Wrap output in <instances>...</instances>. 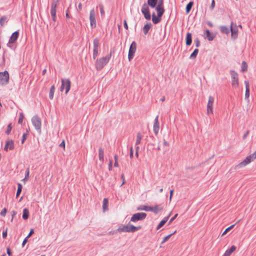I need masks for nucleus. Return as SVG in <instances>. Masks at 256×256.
Returning a JSON list of instances; mask_svg holds the SVG:
<instances>
[{
	"label": "nucleus",
	"mask_w": 256,
	"mask_h": 256,
	"mask_svg": "<svg viewBox=\"0 0 256 256\" xmlns=\"http://www.w3.org/2000/svg\"><path fill=\"white\" fill-rule=\"evenodd\" d=\"M148 6L152 8H156V10L158 12V16H156L154 12L152 14V21L154 24H158L161 21V17L164 12V8L163 0H148Z\"/></svg>",
	"instance_id": "f257e3e1"
},
{
	"label": "nucleus",
	"mask_w": 256,
	"mask_h": 256,
	"mask_svg": "<svg viewBox=\"0 0 256 256\" xmlns=\"http://www.w3.org/2000/svg\"><path fill=\"white\" fill-rule=\"evenodd\" d=\"M256 159V150L252 154L246 156L242 161L239 162L235 166V170H238L250 164L251 162H254Z\"/></svg>",
	"instance_id": "f03ea898"
},
{
	"label": "nucleus",
	"mask_w": 256,
	"mask_h": 256,
	"mask_svg": "<svg viewBox=\"0 0 256 256\" xmlns=\"http://www.w3.org/2000/svg\"><path fill=\"white\" fill-rule=\"evenodd\" d=\"M142 228V226H135L130 224L127 225H121L118 228V232H134Z\"/></svg>",
	"instance_id": "7ed1b4c3"
},
{
	"label": "nucleus",
	"mask_w": 256,
	"mask_h": 256,
	"mask_svg": "<svg viewBox=\"0 0 256 256\" xmlns=\"http://www.w3.org/2000/svg\"><path fill=\"white\" fill-rule=\"evenodd\" d=\"M110 54L98 59L96 62V68L98 70H102L109 62Z\"/></svg>",
	"instance_id": "20e7f679"
},
{
	"label": "nucleus",
	"mask_w": 256,
	"mask_h": 256,
	"mask_svg": "<svg viewBox=\"0 0 256 256\" xmlns=\"http://www.w3.org/2000/svg\"><path fill=\"white\" fill-rule=\"evenodd\" d=\"M32 122L36 130L39 134H40L42 132V122L40 118L38 116H34L32 118Z\"/></svg>",
	"instance_id": "39448f33"
},
{
	"label": "nucleus",
	"mask_w": 256,
	"mask_h": 256,
	"mask_svg": "<svg viewBox=\"0 0 256 256\" xmlns=\"http://www.w3.org/2000/svg\"><path fill=\"white\" fill-rule=\"evenodd\" d=\"M61 82L62 85L60 88V91L62 92L65 90V93L66 94H67L70 88V81L69 79H62Z\"/></svg>",
	"instance_id": "423d86ee"
},
{
	"label": "nucleus",
	"mask_w": 256,
	"mask_h": 256,
	"mask_svg": "<svg viewBox=\"0 0 256 256\" xmlns=\"http://www.w3.org/2000/svg\"><path fill=\"white\" fill-rule=\"evenodd\" d=\"M214 98L212 96H209L206 105V114L208 115H212L214 114Z\"/></svg>",
	"instance_id": "0eeeda50"
},
{
	"label": "nucleus",
	"mask_w": 256,
	"mask_h": 256,
	"mask_svg": "<svg viewBox=\"0 0 256 256\" xmlns=\"http://www.w3.org/2000/svg\"><path fill=\"white\" fill-rule=\"evenodd\" d=\"M230 76L232 78V86L234 88L238 87V76L236 72L234 70L230 71Z\"/></svg>",
	"instance_id": "6e6552de"
},
{
	"label": "nucleus",
	"mask_w": 256,
	"mask_h": 256,
	"mask_svg": "<svg viewBox=\"0 0 256 256\" xmlns=\"http://www.w3.org/2000/svg\"><path fill=\"white\" fill-rule=\"evenodd\" d=\"M9 80V74L7 71L0 72V84H6Z\"/></svg>",
	"instance_id": "1a4fd4ad"
},
{
	"label": "nucleus",
	"mask_w": 256,
	"mask_h": 256,
	"mask_svg": "<svg viewBox=\"0 0 256 256\" xmlns=\"http://www.w3.org/2000/svg\"><path fill=\"white\" fill-rule=\"evenodd\" d=\"M141 11L146 20H150V19L151 16L149 10L148 5L147 4L144 3L142 5Z\"/></svg>",
	"instance_id": "9d476101"
},
{
	"label": "nucleus",
	"mask_w": 256,
	"mask_h": 256,
	"mask_svg": "<svg viewBox=\"0 0 256 256\" xmlns=\"http://www.w3.org/2000/svg\"><path fill=\"white\" fill-rule=\"evenodd\" d=\"M146 216V214L144 212L136 213L132 216L130 221L132 222H136L140 220H144Z\"/></svg>",
	"instance_id": "9b49d317"
},
{
	"label": "nucleus",
	"mask_w": 256,
	"mask_h": 256,
	"mask_svg": "<svg viewBox=\"0 0 256 256\" xmlns=\"http://www.w3.org/2000/svg\"><path fill=\"white\" fill-rule=\"evenodd\" d=\"M136 50V44L135 42H133L130 46L128 51V58L129 61H130L131 60L134 58Z\"/></svg>",
	"instance_id": "f8f14e48"
},
{
	"label": "nucleus",
	"mask_w": 256,
	"mask_h": 256,
	"mask_svg": "<svg viewBox=\"0 0 256 256\" xmlns=\"http://www.w3.org/2000/svg\"><path fill=\"white\" fill-rule=\"evenodd\" d=\"M58 2V0H54L52 3L51 8H50V14L52 16V20L54 22L56 21V6Z\"/></svg>",
	"instance_id": "ddd939ff"
},
{
	"label": "nucleus",
	"mask_w": 256,
	"mask_h": 256,
	"mask_svg": "<svg viewBox=\"0 0 256 256\" xmlns=\"http://www.w3.org/2000/svg\"><path fill=\"white\" fill-rule=\"evenodd\" d=\"M94 44V50H93V54L92 56L94 59H96L98 54V48H99V40L98 38H96L93 41Z\"/></svg>",
	"instance_id": "4468645a"
},
{
	"label": "nucleus",
	"mask_w": 256,
	"mask_h": 256,
	"mask_svg": "<svg viewBox=\"0 0 256 256\" xmlns=\"http://www.w3.org/2000/svg\"><path fill=\"white\" fill-rule=\"evenodd\" d=\"M90 24L92 28L96 26V12L94 8L90 10Z\"/></svg>",
	"instance_id": "2eb2a0df"
},
{
	"label": "nucleus",
	"mask_w": 256,
	"mask_h": 256,
	"mask_svg": "<svg viewBox=\"0 0 256 256\" xmlns=\"http://www.w3.org/2000/svg\"><path fill=\"white\" fill-rule=\"evenodd\" d=\"M14 148V142L12 140H8L4 147V150L8 151V150H12Z\"/></svg>",
	"instance_id": "dca6fc26"
},
{
	"label": "nucleus",
	"mask_w": 256,
	"mask_h": 256,
	"mask_svg": "<svg viewBox=\"0 0 256 256\" xmlns=\"http://www.w3.org/2000/svg\"><path fill=\"white\" fill-rule=\"evenodd\" d=\"M19 33L18 32H14L10 37V38L8 40V46L9 47H10V44H11L14 43L16 40L18 39V37Z\"/></svg>",
	"instance_id": "f3484780"
},
{
	"label": "nucleus",
	"mask_w": 256,
	"mask_h": 256,
	"mask_svg": "<svg viewBox=\"0 0 256 256\" xmlns=\"http://www.w3.org/2000/svg\"><path fill=\"white\" fill-rule=\"evenodd\" d=\"M230 30L232 32V37L235 39L237 38L238 30L236 25H234L233 22H231Z\"/></svg>",
	"instance_id": "a211bd4d"
},
{
	"label": "nucleus",
	"mask_w": 256,
	"mask_h": 256,
	"mask_svg": "<svg viewBox=\"0 0 256 256\" xmlns=\"http://www.w3.org/2000/svg\"><path fill=\"white\" fill-rule=\"evenodd\" d=\"M236 246H232L229 249L227 250L222 256H230L231 254L236 250Z\"/></svg>",
	"instance_id": "6ab92c4d"
},
{
	"label": "nucleus",
	"mask_w": 256,
	"mask_h": 256,
	"mask_svg": "<svg viewBox=\"0 0 256 256\" xmlns=\"http://www.w3.org/2000/svg\"><path fill=\"white\" fill-rule=\"evenodd\" d=\"M153 128L154 132L156 134H157L159 130V122L158 120V116H156L154 120Z\"/></svg>",
	"instance_id": "aec40b11"
},
{
	"label": "nucleus",
	"mask_w": 256,
	"mask_h": 256,
	"mask_svg": "<svg viewBox=\"0 0 256 256\" xmlns=\"http://www.w3.org/2000/svg\"><path fill=\"white\" fill-rule=\"evenodd\" d=\"M8 18L6 16H2L0 18V24L2 26H4L8 22Z\"/></svg>",
	"instance_id": "412c9836"
},
{
	"label": "nucleus",
	"mask_w": 256,
	"mask_h": 256,
	"mask_svg": "<svg viewBox=\"0 0 256 256\" xmlns=\"http://www.w3.org/2000/svg\"><path fill=\"white\" fill-rule=\"evenodd\" d=\"M108 200L107 198H104L103 200L102 209L104 212L108 210Z\"/></svg>",
	"instance_id": "4be33fe9"
},
{
	"label": "nucleus",
	"mask_w": 256,
	"mask_h": 256,
	"mask_svg": "<svg viewBox=\"0 0 256 256\" xmlns=\"http://www.w3.org/2000/svg\"><path fill=\"white\" fill-rule=\"evenodd\" d=\"M98 158L100 160L103 162L104 160V152L102 148H100L98 150Z\"/></svg>",
	"instance_id": "5701e85b"
},
{
	"label": "nucleus",
	"mask_w": 256,
	"mask_h": 256,
	"mask_svg": "<svg viewBox=\"0 0 256 256\" xmlns=\"http://www.w3.org/2000/svg\"><path fill=\"white\" fill-rule=\"evenodd\" d=\"M152 27V24L150 23H147L146 24L144 25V26L143 28V31L145 34H146L148 30H150V28Z\"/></svg>",
	"instance_id": "b1692460"
},
{
	"label": "nucleus",
	"mask_w": 256,
	"mask_h": 256,
	"mask_svg": "<svg viewBox=\"0 0 256 256\" xmlns=\"http://www.w3.org/2000/svg\"><path fill=\"white\" fill-rule=\"evenodd\" d=\"M168 216L164 218V219L158 224L156 228V230H159L161 227H162L168 221Z\"/></svg>",
	"instance_id": "393cba45"
},
{
	"label": "nucleus",
	"mask_w": 256,
	"mask_h": 256,
	"mask_svg": "<svg viewBox=\"0 0 256 256\" xmlns=\"http://www.w3.org/2000/svg\"><path fill=\"white\" fill-rule=\"evenodd\" d=\"M186 43L188 46H190L192 44V34L190 32L186 34Z\"/></svg>",
	"instance_id": "a878e982"
},
{
	"label": "nucleus",
	"mask_w": 256,
	"mask_h": 256,
	"mask_svg": "<svg viewBox=\"0 0 256 256\" xmlns=\"http://www.w3.org/2000/svg\"><path fill=\"white\" fill-rule=\"evenodd\" d=\"M206 38L210 41L212 40L214 38V36L212 34L209 30H206Z\"/></svg>",
	"instance_id": "bb28decb"
},
{
	"label": "nucleus",
	"mask_w": 256,
	"mask_h": 256,
	"mask_svg": "<svg viewBox=\"0 0 256 256\" xmlns=\"http://www.w3.org/2000/svg\"><path fill=\"white\" fill-rule=\"evenodd\" d=\"M55 92V86L54 85L52 86L50 88V93H49V98L50 99L52 100L54 98V95Z\"/></svg>",
	"instance_id": "cd10ccee"
},
{
	"label": "nucleus",
	"mask_w": 256,
	"mask_h": 256,
	"mask_svg": "<svg viewBox=\"0 0 256 256\" xmlns=\"http://www.w3.org/2000/svg\"><path fill=\"white\" fill-rule=\"evenodd\" d=\"M29 216V211L27 208H24L23 210L22 218L24 220H27Z\"/></svg>",
	"instance_id": "c85d7f7f"
},
{
	"label": "nucleus",
	"mask_w": 256,
	"mask_h": 256,
	"mask_svg": "<svg viewBox=\"0 0 256 256\" xmlns=\"http://www.w3.org/2000/svg\"><path fill=\"white\" fill-rule=\"evenodd\" d=\"M162 210V208L160 207L158 205H155L153 206V212L155 214H157L158 212Z\"/></svg>",
	"instance_id": "c756f323"
},
{
	"label": "nucleus",
	"mask_w": 256,
	"mask_h": 256,
	"mask_svg": "<svg viewBox=\"0 0 256 256\" xmlns=\"http://www.w3.org/2000/svg\"><path fill=\"white\" fill-rule=\"evenodd\" d=\"M194 4V2H190L186 6V14H188Z\"/></svg>",
	"instance_id": "7c9ffc66"
},
{
	"label": "nucleus",
	"mask_w": 256,
	"mask_h": 256,
	"mask_svg": "<svg viewBox=\"0 0 256 256\" xmlns=\"http://www.w3.org/2000/svg\"><path fill=\"white\" fill-rule=\"evenodd\" d=\"M176 232V231H174L172 234H171L169 235H168V236H164L162 242V244H163L164 242H166V241H168L169 240V238H170V236L172 235H173Z\"/></svg>",
	"instance_id": "2f4dec72"
},
{
	"label": "nucleus",
	"mask_w": 256,
	"mask_h": 256,
	"mask_svg": "<svg viewBox=\"0 0 256 256\" xmlns=\"http://www.w3.org/2000/svg\"><path fill=\"white\" fill-rule=\"evenodd\" d=\"M220 31L222 32L228 34L229 33L230 30L226 26H222L220 27Z\"/></svg>",
	"instance_id": "473e14b6"
},
{
	"label": "nucleus",
	"mask_w": 256,
	"mask_h": 256,
	"mask_svg": "<svg viewBox=\"0 0 256 256\" xmlns=\"http://www.w3.org/2000/svg\"><path fill=\"white\" fill-rule=\"evenodd\" d=\"M248 70V65L246 62L243 61L242 64V71L243 72H245L247 71Z\"/></svg>",
	"instance_id": "72a5a7b5"
},
{
	"label": "nucleus",
	"mask_w": 256,
	"mask_h": 256,
	"mask_svg": "<svg viewBox=\"0 0 256 256\" xmlns=\"http://www.w3.org/2000/svg\"><path fill=\"white\" fill-rule=\"evenodd\" d=\"M142 138V136L140 134V133L138 132V133L136 135V145H138L140 144L141 140Z\"/></svg>",
	"instance_id": "f704fd0d"
},
{
	"label": "nucleus",
	"mask_w": 256,
	"mask_h": 256,
	"mask_svg": "<svg viewBox=\"0 0 256 256\" xmlns=\"http://www.w3.org/2000/svg\"><path fill=\"white\" fill-rule=\"evenodd\" d=\"M198 49H195L193 52L190 54V58L192 59H194L196 58V56L198 55Z\"/></svg>",
	"instance_id": "c9c22d12"
},
{
	"label": "nucleus",
	"mask_w": 256,
	"mask_h": 256,
	"mask_svg": "<svg viewBox=\"0 0 256 256\" xmlns=\"http://www.w3.org/2000/svg\"><path fill=\"white\" fill-rule=\"evenodd\" d=\"M18 187L17 192H16V197H18L21 193L22 190V185L20 184H18Z\"/></svg>",
	"instance_id": "e433bc0d"
},
{
	"label": "nucleus",
	"mask_w": 256,
	"mask_h": 256,
	"mask_svg": "<svg viewBox=\"0 0 256 256\" xmlns=\"http://www.w3.org/2000/svg\"><path fill=\"white\" fill-rule=\"evenodd\" d=\"M29 174H30V170L29 168H28L26 170L25 178L22 180V181L26 182V181L28 180L29 178Z\"/></svg>",
	"instance_id": "4c0bfd02"
},
{
	"label": "nucleus",
	"mask_w": 256,
	"mask_h": 256,
	"mask_svg": "<svg viewBox=\"0 0 256 256\" xmlns=\"http://www.w3.org/2000/svg\"><path fill=\"white\" fill-rule=\"evenodd\" d=\"M24 114L22 113H20L19 114V118L18 120V122L20 124H22L23 122V120L24 118Z\"/></svg>",
	"instance_id": "58836bf2"
},
{
	"label": "nucleus",
	"mask_w": 256,
	"mask_h": 256,
	"mask_svg": "<svg viewBox=\"0 0 256 256\" xmlns=\"http://www.w3.org/2000/svg\"><path fill=\"white\" fill-rule=\"evenodd\" d=\"M234 224H232L229 227H228V228H226L225 230L223 232L222 234V236L225 235L228 232H229L230 230H232L234 226Z\"/></svg>",
	"instance_id": "ea45409f"
},
{
	"label": "nucleus",
	"mask_w": 256,
	"mask_h": 256,
	"mask_svg": "<svg viewBox=\"0 0 256 256\" xmlns=\"http://www.w3.org/2000/svg\"><path fill=\"white\" fill-rule=\"evenodd\" d=\"M12 129V124H10L8 126L7 130L6 132V134H10L11 132Z\"/></svg>",
	"instance_id": "a19ab883"
},
{
	"label": "nucleus",
	"mask_w": 256,
	"mask_h": 256,
	"mask_svg": "<svg viewBox=\"0 0 256 256\" xmlns=\"http://www.w3.org/2000/svg\"><path fill=\"white\" fill-rule=\"evenodd\" d=\"M28 135V132H26L24 133L23 134V135H22V144L24 143V141L26 140L27 138Z\"/></svg>",
	"instance_id": "79ce46f5"
},
{
	"label": "nucleus",
	"mask_w": 256,
	"mask_h": 256,
	"mask_svg": "<svg viewBox=\"0 0 256 256\" xmlns=\"http://www.w3.org/2000/svg\"><path fill=\"white\" fill-rule=\"evenodd\" d=\"M148 206H142L138 208V210H145L146 211L148 210Z\"/></svg>",
	"instance_id": "37998d69"
},
{
	"label": "nucleus",
	"mask_w": 256,
	"mask_h": 256,
	"mask_svg": "<svg viewBox=\"0 0 256 256\" xmlns=\"http://www.w3.org/2000/svg\"><path fill=\"white\" fill-rule=\"evenodd\" d=\"M114 166L116 167H118V156L116 155H115L114 156Z\"/></svg>",
	"instance_id": "c03bdc74"
},
{
	"label": "nucleus",
	"mask_w": 256,
	"mask_h": 256,
	"mask_svg": "<svg viewBox=\"0 0 256 256\" xmlns=\"http://www.w3.org/2000/svg\"><path fill=\"white\" fill-rule=\"evenodd\" d=\"M100 12L102 16H104V6L102 4L100 5Z\"/></svg>",
	"instance_id": "a18cd8bd"
},
{
	"label": "nucleus",
	"mask_w": 256,
	"mask_h": 256,
	"mask_svg": "<svg viewBox=\"0 0 256 256\" xmlns=\"http://www.w3.org/2000/svg\"><path fill=\"white\" fill-rule=\"evenodd\" d=\"M6 212L7 210L6 208H4L0 212V215L4 217L6 216Z\"/></svg>",
	"instance_id": "49530a36"
},
{
	"label": "nucleus",
	"mask_w": 256,
	"mask_h": 256,
	"mask_svg": "<svg viewBox=\"0 0 256 256\" xmlns=\"http://www.w3.org/2000/svg\"><path fill=\"white\" fill-rule=\"evenodd\" d=\"M250 96V89H246L245 98H248Z\"/></svg>",
	"instance_id": "de8ad7c7"
},
{
	"label": "nucleus",
	"mask_w": 256,
	"mask_h": 256,
	"mask_svg": "<svg viewBox=\"0 0 256 256\" xmlns=\"http://www.w3.org/2000/svg\"><path fill=\"white\" fill-rule=\"evenodd\" d=\"M8 228H6L5 231L2 232V237L5 238L7 236Z\"/></svg>",
	"instance_id": "09e8293b"
},
{
	"label": "nucleus",
	"mask_w": 256,
	"mask_h": 256,
	"mask_svg": "<svg viewBox=\"0 0 256 256\" xmlns=\"http://www.w3.org/2000/svg\"><path fill=\"white\" fill-rule=\"evenodd\" d=\"M178 215V214H176L168 222L169 224H170L172 222V221L177 217Z\"/></svg>",
	"instance_id": "8fccbe9b"
},
{
	"label": "nucleus",
	"mask_w": 256,
	"mask_h": 256,
	"mask_svg": "<svg viewBox=\"0 0 256 256\" xmlns=\"http://www.w3.org/2000/svg\"><path fill=\"white\" fill-rule=\"evenodd\" d=\"M215 6V2L214 0H212V2L210 8L212 10H213Z\"/></svg>",
	"instance_id": "3c124183"
},
{
	"label": "nucleus",
	"mask_w": 256,
	"mask_h": 256,
	"mask_svg": "<svg viewBox=\"0 0 256 256\" xmlns=\"http://www.w3.org/2000/svg\"><path fill=\"white\" fill-rule=\"evenodd\" d=\"M34 230L33 229H31L29 234L26 236V238H28L29 237H30L34 234Z\"/></svg>",
	"instance_id": "603ef678"
},
{
	"label": "nucleus",
	"mask_w": 256,
	"mask_h": 256,
	"mask_svg": "<svg viewBox=\"0 0 256 256\" xmlns=\"http://www.w3.org/2000/svg\"><path fill=\"white\" fill-rule=\"evenodd\" d=\"M173 193H174V190H170V198H169L170 201H171V200H172Z\"/></svg>",
	"instance_id": "864d4df0"
},
{
	"label": "nucleus",
	"mask_w": 256,
	"mask_h": 256,
	"mask_svg": "<svg viewBox=\"0 0 256 256\" xmlns=\"http://www.w3.org/2000/svg\"><path fill=\"white\" fill-rule=\"evenodd\" d=\"M244 84H245V85H246V89L248 88V89H250L249 88V82L247 80H245L244 81Z\"/></svg>",
	"instance_id": "5fc2aeb1"
},
{
	"label": "nucleus",
	"mask_w": 256,
	"mask_h": 256,
	"mask_svg": "<svg viewBox=\"0 0 256 256\" xmlns=\"http://www.w3.org/2000/svg\"><path fill=\"white\" fill-rule=\"evenodd\" d=\"M121 178H122V186L124 184V183H125V178H124V174H122Z\"/></svg>",
	"instance_id": "6e6d98bb"
},
{
	"label": "nucleus",
	"mask_w": 256,
	"mask_h": 256,
	"mask_svg": "<svg viewBox=\"0 0 256 256\" xmlns=\"http://www.w3.org/2000/svg\"><path fill=\"white\" fill-rule=\"evenodd\" d=\"M6 251H7V254H8V255L9 256H12V252H11L10 248H7Z\"/></svg>",
	"instance_id": "4d7b16f0"
},
{
	"label": "nucleus",
	"mask_w": 256,
	"mask_h": 256,
	"mask_svg": "<svg viewBox=\"0 0 256 256\" xmlns=\"http://www.w3.org/2000/svg\"><path fill=\"white\" fill-rule=\"evenodd\" d=\"M124 28H125L126 30H128V24H127V22H126V20H124Z\"/></svg>",
	"instance_id": "13d9d810"
},
{
	"label": "nucleus",
	"mask_w": 256,
	"mask_h": 256,
	"mask_svg": "<svg viewBox=\"0 0 256 256\" xmlns=\"http://www.w3.org/2000/svg\"><path fill=\"white\" fill-rule=\"evenodd\" d=\"M108 170H112V162L111 160H110L108 164Z\"/></svg>",
	"instance_id": "bf43d9fd"
},
{
	"label": "nucleus",
	"mask_w": 256,
	"mask_h": 256,
	"mask_svg": "<svg viewBox=\"0 0 256 256\" xmlns=\"http://www.w3.org/2000/svg\"><path fill=\"white\" fill-rule=\"evenodd\" d=\"M133 156V148L132 147L130 148V157L132 158Z\"/></svg>",
	"instance_id": "052dcab7"
},
{
	"label": "nucleus",
	"mask_w": 256,
	"mask_h": 256,
	"mask_svg": "<svg viewBox=\"0 0 256 256\" xmlns=\"http://www.w3.org/2000/svg\"><path fill=\"white\" fill-rule=\"evenodd\" d=\"M196 47H198L200 45V41L198 40H196Z\"/></svg>",
	"instance_id": "680f3d73"
},
{
	"label": "nucleus",
	"mask_w": 256,
	"mask_h": 256,
	"mask_svg": "<svg viewBox=\"0 0 256 256\" xmlns=\"http://www.w3.org/2000/svg\"><path fill=\"white\" fill-rule=\"evenodd\" d=\"M146 211H151L153 212V206H148Z\"/></svg>",
	"instance_id": "e2e57ef3"
},
{
	"label": "nucleus",
	"mask_w": 256,
	"mask_h": 256,
	"mask_svg": "<svg viewBox=\"0 0 256 256\" xmlns=\"http://www.w3.org/2000/svg\"><path fill=\"white\" fill-rule=\"evenodd\" d=\"M60 146H62L64 148V149L65 148V142H64V141L63 140L61 144H60Z\"/></svg>",
	"instance_id": "0e129e2a"
},
{
	"label": "nucleus",
	"mask_w": 256,
	"mask_h": 256,
	"mask_svg": "<svg viewBox=\"0 0 256 256\" xmlns=\"http://www.w3.org/2000/svg\"><path fill=\"white\" fill-rule=\"evenodd\" d=\"M27 238H26L24 240V241H23V242H22V246H24L26 244V242H27Z\"/></svg>",
	"instance_id": "69168bd1"
},
{
	"label": "nucleus",
	"mask_w": 256,
	"mask_h": 256,
	"mask_svg": "<svg viewBox=\"0 0 256 256\" xmlns=\"http://www.w3.org/2000/svg\"><path fill=\"white\" fill-rule=\"evenodd\" d=\"M16 214V212L15 211H13L12 212V218L11 221H12L13 218H14V216H15Z\"/></svg>",
	"instance_id": "338daca9"
},
{
	"label": "nucleus",
	"mask_w": 256,
	"mask_h": 256,
	"mask_svg": "<svg viewBox=\"0 0 256 256\" xmlns=\"http://www.w3.org/2000/svg\"><path fill=\"white\" fill-rule=\"evenodd\" d=\"M248 133H249V131H247L246 134L244 135V136H243L244 139L246 138L248 134Z\"/></svg>",
	"instance_id": "774afa93"
}]
</instances>
